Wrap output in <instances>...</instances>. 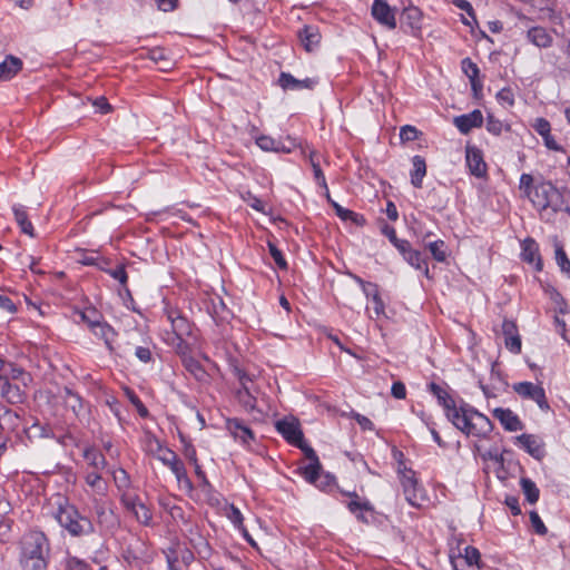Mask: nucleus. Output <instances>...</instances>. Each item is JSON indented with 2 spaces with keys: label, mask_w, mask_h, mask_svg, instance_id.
<instances>
[{
  "label": "nucleus",
  "mask_w": 570,
  "mask_h": 570,
  "mask_svg": "<svg viewBox=\"0 0 570 570\" xmlns=\"http://www.w3.org/2000/svg\"><path fill=\"white\" fill-rule=\"evenodd\" d=\"M157 459L170 468L178 481L187 478L185 466L174 451L161 450V453L157 455Z\"/></svg>",
  "instance_id": "obj_13"
},
{
  "label": "nucleus",
  "mask_w": 570,
  "mask_h": 570,
  "mask_svg": "<svg viewBox=\"0 0 570 570\" xmlns=\"http://www.w3.org/2000/svg\"><path fill=\"white\" fill-rule=\"evenodd\" d=\"M320 158L321 156L316 151H311L308 155V160L312 166L316 181L327 190V184L325 180V176L321 169Z\"/></svg>",
  "instance_id": "obj_30"
},
{
  "label": "nucleus",
  "mask_w": 570,
  "mask_h": 570,
  "mask_svg": "<svg viewBox=\"0 0 570 570\" xmlns=\"http://www.w3.org/2000/svg\"><path fill=\"white\" fill-rule=\"evenodd\" d=\"M298 38L304 49L308 52L313 51L321 42V33L318 29L313 26H305L299 30Z\"/></svg>",
  "instance_id": "obj_16"
},
{
  "label": "nucleus",
  "mask_w": 570,
  "mask_h": 570,
  "mask_svg": "<svg viewBox=\"0 0 570 570\" xmlns=\"http://www.w3.org/2000/svg\"><path fill=\"white\" fill-rule=\"evenodd\" d=\"M512 389L521 397L537 402L541 410L548 411L550 409L544 390L541 385L531 382H520L513 384Z\"/></svg>",
  "instance_id": "obj_4"
},
{
  "label": "nucleus",
  "mask_w": 570,
  "mask_h": 570,
  "mask_svg": "<svg viewBox=\"0 0 570 570\" xmlns=\"http://www.w3.org/2000/svg\"><path fill=\"white\" fill-rule=\"evenodd\" d=\"M126 394H127L128 399L130 400V402L136 406L139 415L141 417L148 416V410L142 404V402L139 400V397L129 389H126Z\"/></svg>",
  "instance_id": "obj_43"
},
{
  "label": "nucleus",
  "mask_w": 570,
  "mask_h": 570,
  "mask_svg": "<svg viewBox=\"0 0 570 570\" xmlns=\"http://www.w3.org/2000/svg\"><path fill=\"white\" fill-rule=\"evenodd\" d=\"M149 58L157 63H160L161 70H168L170 68V60L166 58L165 52L160 48L150 50Z\"/></svg>",
  "instance_id": "obj_40"
},
{
  "label": "nucleus",
  "mask_w": 570,
  "mask_h": 570,
  "mask_svg": "<svg viewBox=\"0 0 570 570\" xmlns=\"http://www.w3.org/2000/svg\"><path fill=\"white\" fill-rule=\"evenodd\" d=\"M502 332H503L505 338L518 335L515 324L508 320L503 321Z\"/></svg>",
  "instance_id": "obj_61"
},
{
  "label": "nucleus",
  "mask_w": 570,
  "mask_h": 570,
  "mask_svg": "<svg viewBox=\"0 0 570 570\" xmlns=\"http://www.w3.org/2000/svg\"><path fill=\"white\" fill-rule=\"evenodd\" d=\"M532 184H533V177L531 175H529V174H522L521 175V178H520V189L523 190L524 195L528 198L532 195L533 189H534Z\"/></svg>",
  "instance_id": "obj_45"
},
{
  "label": "nucleus",
  "mask_w": 570,
  "mask_h": 570,
  "mask_svg": "<svg viewBox=\"0 0 570 570\" xmlns=\"http://www.w3.org/2000/svg\"><path fill=\"white\" fill-rule=\"evenodd\" d=\"M528 40L539 48H549L552 45L551 35L543 27H533L527 32Z\"/></svg>",
  "instance_id": "obj_18"
},
{
  "label": "nucleus",
  "mask_w": 570,
  "mask_h": 570,
  "mask_svg": "<svg viewBox=\"0 0 570 570\" xmlns=\"http://www.w3.org/2000/svg\"><path fill=\"white\" fill-rule=\"evenodd\" d=\"M446 411L448 419L455 425L462 415L463 410L466 407H458L455 401L448 394V396L440 403Z\"/></svg>",
  "instance_id": "obj_26"
},
{
  "label": "nucleus",
  "mask_w": 570,
  "mask_h": 570,
  "mask_svg": "<svg viewBox=\"0 0 570 570\" xmlns=\"http://www.w3.org/2000/svg\"><path fill=\"white\" fill-rule=\"evenodd\" d=\"M373 303H374L373 312H374L375 316H380L381 314H383L384 313V303L381 299L376 289H375V293L373 294Z\"/></svg>",
  "instance_id": "obj_62"
},
{
  "label": "nucleus",
  "mask_w": 570,
  "mask_h": 570,
  "mask_svg": "<svg viewBox=\"0 0 570 570\" xmlns=\"http://www.w3.org/2000/svg\"><path fill=\"white\" fill-rule=\"evenodd\" d=\"M522 258L528 263H534L538 271L542 268V262L539 256V247L534 239L527 238L522 243Z\"/></svg>",
  "instance_id": "obj_19"
},
{
  "label": "nucleus",
  "mask_w": 570,
  "mask_h": 570,
  "mask_svg": "<svg viewBox=\"0 0 570 570\" xmlns=\"http://www.w3.org/2000/svg\"><path fill=\"white\" fill-rule=\"evenodd\" d=\"M422 13L417 8H406L402 13V18L411 29H420Z\"/></svg>",
  "instance_id": "obj_33"
},
{
  "label": "nucleus",
  "mask_w": 570,
  "mask_h": 570,
  "mask_svg": "<svg viewBox=\"0 0 570 570\" xmlns=\"http://www.w3.org/2000/svg\"><path fill=\"white\" fill-rule=\"evenodd\" d=\"M497 98L500 101L508 104L509 106H513V104H514V95L510 88L501 89L498 92Z\"/></svg>",
  "instance_id": "obj_54"
},
{
  "label": "nucleus",
  "mask_w": 570,
  "mask_h": 570,
  "mask_svg": "<svg viewBox=\"0 0 570 570\" xmlns=\"http://www.w3.org/2000/svg\"><path fill=\"white\" fill-rule=\"evenodd\" d=\"M345 494L353 499L347 503V508L352 513H357V511H373L371 503L368 501L361 502L356 492H346Z\"/></svg>",
  "instance_id": "obj_32"
},
{
  "label": "nucleus",
  "mask_w": 570,
  "mask_h": 570,
  "mask_svg": "<svg viewBox=\"0 0 570 570\" xmlns=\"http://www.w3.org/2000/svg\"><path fill=\"white\" fill-rule=\"evenodd\" d=\"M391 393L395 399L403 400L406 396V389L405 385L397 381L394 382L391 389Z\"/></svg>",
  "instance_id": "obj_57"
},
{
  "label": "nucleus",
  "mask_w": 570,
  "mask_h": 570,
  "mask_svg": "<svg viewBox=\"0 0 570 570\" xmlns=\"http://www.w3.org/2000/svg\"><path fill=\"white\" fill-rule=\"evenodd\" d=\"M462 69L469 78H478L479 77L480 70H479L478 66L474 62H472L471 59H469V58H465L462 61Z\"/></svg>",
  "instance_id": "obj_47"
},
{
  "label": "nucleus",
  "mask_w": 570,
  "mask_h": 570,
  "mask_svg": "<svg viewBox=\"0 0 570 570\" xmlns=\"http://www.w3.org/2000/svg\"><path fill=\"white\" fill-rule=\"evenodd\" d=\"M487 129L494 135H500L502 130V122L495 119L493 115L489 114L487 117Z\"/></svg>",
  "instance_id": "obj_49"
},
{
  "label": "nucleus",
  "mask_w": 570,
  "mask_h": 570,
  "mask_svg": "<svg viewBox=\"0 0 570 570\" xmlns=\"http://www.w3.org/2000/svg\"><path fill=\"white\" fill-rule=\"evenodd\" d=\"M517 440L535 460L540 461L544 458V444L537 436L532 434H521L517 436Z\"/></svg>",
  "instance_id": "obj_9"
},
{
  "label": "nucleus",
  "mask_w": 570,
  "mask_h": 570,
  "mask_svg": "<svg viewBox=\"0 0 570 570\" xmlns=\"http://www.w3.org/2000/svg\"><path fill=\"white\" fill-rule=\"evenodd\" d=\"M156 2L160 10L168 12L177 7L178 0H156Z\"/></svg>",
  "instance_id": "obj_64"
},
{
  "label": "nucleus",
  "mask_w": 570,
  "mask_h": 570,
  "mask_svg": "<svg viewBox=\"0 0 570 570\" xmlns=\"http://www.w3.org/2000/svg\"><path fill=\"white\" fill-rule=\"evenodd\" d=\"M371 13L373 18L389 29L396 28V19L393 9L385 0H374Z\"/></svg>",
  "instance_id": "obj_6"
},
{
  "label": "nucleus",
  "mask_w": 570,
  "mask_h": 570,
  "mask_svg": "<svg viewBox=\"0 0 570 570\" xmlns=\"http://www.w3.org/2000/svg\"><path fill=\"white\" fill-rule=\"evenodd\" d=\"M530 515V521H531V524L534 529V531L540 534V535H544L547 534L548 532V529L547 527L544 525V523L542 522L541 518L539 517V514L535 512V511H531L529 513Z\"/></svg>",
  "instance_id": "obj_44"
},
{
  "label": "nucleus",
  "mask_w": 570,
  "mask_h": 570,
  "mask_svg": "<svg viewBox=\"0 0 570 570\" xmlns=\"http://www.w3.org/2000/svg\"><path fill=\"white\" fill-rule=\"evenodd\" d=\"M56 519L59 524L73 537L89 534L94 531L91 521L88 518L82 517L76 507L67 502L66 504L59 503Z\"/></svg>",
  "instance_id": "obj_2"
},
{
  "label": "nucleus",
  "mask_w": 570,
  "mask_h": 570,
  "mask_svg": "<svg viewBox=\"0 0 570 570\" xmlns=\"http://www.w3.org/2000/svg\"><path fill=\"white\" fill-rule=\"evenodd\" d=\"M235 372L239 380V383L242 384V389H239L236 394L237 400L246 411H254L256 407V400L249 393V390L246 386V382L249 381V377L245 372H243L239 368H235Z\"/></svg>",
  "instance_id": "obj_8"
},
{
  "label": "nucleus",
  "mask_w": 570,
  "mask_h": 570,
  "mask_svg": "<svg viewBox=\"0 0 570 570\" xmlns=\"http://www.w3.org/2000/svg\"><path fill=\"white\" fill-rule=\"evenodd\" d=\"M549 199V207L552 208L554 212L563 210L566 205V196L569 193V189H558L557 187L553 188L551 191Z\"/></svg>",
  "instance_id": "obj_29"
},
{
  "label": "nucleus",
  "mask_w": 570,
  "mask_h": 570,
  "mask_svg": "<svg viewBox=\"0 0 570 570\" xmlns=\"http://www.w3.org/2000/svg\"><path fill=\"white\" fill-rule=\"evenodd\" d=\"M455 426L465 434L487 436L493 429L488 416L474 409H465Z\"/></svg>",
  "instance_id": "obj_3"
},
{
  "label": "nucleus",
  "mask_w": 570,
  "mask_h": 570,
  "mask_svg": "<svg viewBox=\"0 0 570 570\" xmlns=\"http://www.w3.org/2000/svg\"><path fill=\"white\" fill-rule=\"evenodd\" d=\"M48 553V540L43 533L35 531L23 538L21 563L24 570H45Z\"/></svg>",
  "instance_id": "obj_1"
},
{
  "label": "nucleus",
  "mask_w": 570,
  "mask_h": 570,
  "mask_svg": "<svg viewBox=\"0 0 570 570\" xmlns=\"http://www.w3.org/2000/svg\"><path fill=\"white\" fill-rule=\"evenodd\" d=\"M492 413L507 431L514 432L523 429L522 422L510 409L497 407Z\"/></svg>",
  "instance_id": "obj_11"
},
{
  "label": "nucleus",
  "mask_w": 570,
  "mask_h": 570,
  "mask_svg": "<svg viewBox=\"0 0 570 570\" xmlns=\"http://www.w3.org/2000/svg\"><path fill=\"white\" fill-rule=\"evenodd\" d=\"M256 144L257 146L263 149V150H266V151H276V153H279V142L275 141L272 137L269 136H259L256 138Z\"/></svg>",
  "instance_id": "obj_37"
},
{
  "label": "nucleus",
  "mask_w": 570,
  "mask_h": 570,
  "mask_svg": "<svg viewBox=\"0 0 570 570\" xmlns=\"http://www.w3.org/2000/svg\"><path fill=\"white\" fill-rule=\"evenodd\" d=\"M483 116L480 110H473L468 115L458 116L454 118V125L462 134H468L472 128L481 127Z\"/></svg>",
  "instance_id": "obj_15"
},
{
  "label": "nucleus",
  "mask_w": 570,
  "mask_h": 570,
  "mask_svg": "<svg viewBox=\"0 0 570 570\" xmlns=\"http://www.w3.org/2000/svg\"><path fill=\"white\" fill-rule=\"evenodd\" d=\"M13 214L17 224L20 226L21 232L29 235L30 237H35V229L31 222L28 218V214L21 206H13Z\"/></svg>",
  "instance_id": "obj_24"
},
{
  "label": "nucleus",
  "mask_w": 570,
  "mask_h": 570,
  "mask_svg": "<svg viewBox=\"0 0 570 570\" xmlns=\"http://www.w3.org/2000/svg\"><path fill=\"white\" fill-rule=\"evenodd\" d=\"M295 446L299 448L303 451L305 458L309 462L320 461L318 456L316 455V452L304 441V439L299 441V443L295 444Z\"/></svg>",
  "instance_id": "obj_48"
},
{
  "label": "nucleus",
  "mask_w": 570,
  "mask_h": 570,
  "mask_svg": "<svg viewBox=\"0 0 570 570\" xmlns=\"http://www.w3.org/2000/svg\"><path fill=\"white\" fill-rule=\"evenodd\" d=\"M81 317L91 327H98L100 330V335L105 338L107 345L110 346L108 333H112V328L109 325L100 324L98 321H92L86 313H81Z\"/></svg>",
  "instance_id": "obj_38"
},
{
  "label": "nucleus",
  "mask_w": 570,
  "mask_h": 570,
  "mask_svg": "<svg viewBox=\"0 0 570 570\" xmlns=\"http://www.w3.org/2000/svg\"><path fill=\"white\" fill-rule=\"evenodd\" d=\"M429 250L431 252L434 259L438 262H444L446 259V250L445 244L443 240L439 239L435 242H431L428 245Z\"/></svg>",
  "instance_id": "obj_35"
},
{
  "label": "nucleus",
  "mask_w": 570,
  "mask_h": 570,
  "mask_svg": "<svg viewBox=\"0 0 570 570\" xmlns=\"http://www.w3.org/2000/svg\"><path fill=\"white\" fill-rule=\"evenodd\" d=\"M404 258L410 265L422 271L426 277H430L428 263L421 252L412 249L404 256Z\"/></svg>",
  "instance_id": "obj_27"
},
{
  "label": "nucleus",
  "mask_w": 570,
  "mask_h": 570,
  "mask_svg": "<svg viewBox=\"0 0 570 570\" xmlns=\"http://www.w3.org/2000/svg\"><path fill=\"white\" fill-rule=\"evenodd\" d=\"M452 3L456 8L465 11L473 19V21H476L475 14H474V10H473V8H472V6H471V3L469 1H466V0H453Z\"/></svg>",
  "instance_id": "obj_56"
},
{
  "label": "nucleus",
  "mask_w": 570,
  "mask_h": 570,
  "mask_svg": "<svg viewBox=\"0 0 570 570\" xmlns=\"http://www.w3.org/2000/svg\"><path fill=\"white\" fill-rule=\"evenodd\" d=\"M186 368L193 373L198 380H200L205 375V371L202 368L200 364L195 360L186 361Z\"/></svg>",
  "instance_id": "obj_51"
},
{
  "label": "nucleus",
  "mask_w": 570,
  "mask_h": 570,
  "mask_svg": "<svg viewBox=\"0 0 570 570\" xmlns=\"http://www.w3.org/2000/svg\"><path fill=\"white\" fill-rule=\"evenodd\" d=\"M268 249H269V254L272 255L275 264L281 268V269H286L287 268V263L282 254V252L276 247V245H274L273 243H268Z\"/></svg>",
  "instance_id": "obj_42"
},
{
  "label": "nucleus",
  "mask_w": 570,
  "mask_h": 570,
  "mask_svg": "<svg viewBox=\"0 0 570 570\" xmlns=\"http://www.w3.org/2000/svg\"><path fill=\"white\" fill-rule=\"evenodd\" d=\"M352 415L357 421V423L360 424V426L363 430H370L371 431V430L374 429V425H373L372 421L368 417H366V416H364L362 414L355 413V412Z\"/></svg>",
  "instance_id": "obj_60"
},
{
  "label": "nucleus",
  "mask_w": 570,
  "mask_h": 570,
  "mask_svg": "<svg viewBox=\"0 0 570 570\" xmlns=\"http://www.w3.org/2000/svg\"><path fill=\"white\" fill-rule=\"evenodd\" d=\"M161 450H168V449L164 448L157 439H155L153 436H148L147 451L157 456L159 453H161Z\"/></svg>",
  "instance_id": "obj_52"
},
{
  "label": "nucleus",
  "mask_w": 570,
  "mask_h": 570,
  "mask_svg": "<svg viewBox=\"0 0 570 570\" xmlns=\"http://www.w3.org/2000/svg\"><path fill=\"white\" fill-rule=\"evenodd\" d=\"M402 485L407 502L412 505H419L416 502L417 481L411 470H409V474H403Z\"/></svg>",
  "instance_id": "obj_21"
},
{
  "label": "nucleus",
  "mask_w": 570,
  "mask_h": 570,
  "mask_svg": "<svg viewBox=\"0 0 570 570\" xmlns=\"http://www.w3.org/2000/svg\"><path fill=\"white\" fill-rule=\"evenodd\" d=\"M8 367H9V371L7 370V376H8V380L9 379H12V380H22V383L24 386L28 385V382L31 380L30 379V375L27 374L23 368L21 367H17L14 366L13 364H8Z\"/></svg>",
  "instance_id": "obj_39"
},
{
  "label": "nucleus",
  "mask_w": 570,
  "mask_h": 570,
  "mask_svg": "<svg viewBox=\"0 0 570 570\" xmlns=\"http://www.w3.org/2000/svg\"><path fill=\"white\" fill-rule=\"evenodd\" d=\"M278 83L285 90L286 89L296 90V89H302V88L312 89L315 86L316 81L311 78H306L304 80H298V79L294 78L291 73L282 72L279 76V79H278Z\"/></svg>",
  "instance_id": "obj_17"
},
{
  "label": "nucleus",
  "mask_w": 570,
  "mask_h": 570,
  "mask_svg": "<svg viewBox=\"0 0 570 570\" xmlns=\"http://www.w3.org/2000/svg\"><path fill=\"white\" fill-rule=\"evenodd\" d=\"M111 277H114L115 279L119 281L122 285L126 284L127 282V273H126V269H125V265H117L116 268H112V269H108L107 271Z\"/></svg>",
  "instance_id": "obj_50"
},
{
  "label": "nucleus",
  "mask_w": 570,
  "mask_h": 570,
  "mask_svg": "<svg viewBox=\"0 0 570 570\" xmlns=\"http://www.w3.org/2000/svg\"><path fill=\"white\" fill-rule=\"evenodd\" d=\"M413 170L411 173V183L414 187L421 188L423 177L426 174V164L425 159L421 156H414L413 159Z\"/></svg>",
  "instance_id": "obj_22"
},
{
  "label": "nucleus",
  "mask_w": 570,
  "mask_h": 570,
  "mask_svg": "<svg viewBox=\"0 0 570 570\" xmlns=\"http://www.w3.org/2000/svg\"><path fill=\"white\" fill-rule=\"evenodd\" d=\"M419 130L412 126H403L400 130V138L402 141H412L417 139Z\"/></svg>",
  "instance_id": "obj_46"
},
{
  "label": "nucleus",
  "mask_w": 570,
  "mask_h": 570,
  "mask_svg": "<svg viewBox=\"0 0 570 570\" xmlns=\"http://www.w3.org/2000/svg\"><path fill=\"white\" fill-rule=\"evenodd\" d=\"M480 552L474 547H466L464 549V554L461 556L458 560H452V564L454 570H459V562H464L468 566H478L480 568Z\"/></svg>",
  "instance_id": "obj_25"
},
{
  "label": "nucleus",
  "mask_w": 570,
  "mask_h": 570,
  "mask_svg": "<svg viewBox=\"0 0 570 570\" xmlns=\"http://www.w3.org/2000/svg\"><path fill=\"white\" fill-rule=\"evenodd\" d=\"M553 188L554 186L549 181L541 183L534 186L533 193L529 199L535 207L540 209H547L549 208V199Z\"/></svg>",
  "instance_id": "obj_14"
},
{
  "label": "nucleus",
  "mask_w": 570,
  "mask_h": 570,
  "mask_svg": "<svg viewBox=\"0 0 570 570\" xmlns=\"http://www.w3.org/2000/svg\"><path fill=\"white\" fill-rule=\"evenodd\" d=\"M276 430L291 444L295 445L304 439L303 432L297 420H279L275 424Z\"/></svg>",
  "instance_id": "obj_7"
},
{
  "label": "nucleus",
  "mask_w": 570,
  "mask_h": 570,
  "mask_svg": "<svg viewBox=\"0 0 570 570\" xmlns=\"http://www.w3.org/2000/svg\"><path fill=\"white\" fill-rule=\"evenodd\" d=\"M22 68V61L14 57L8 56L7 59L0 63V81H6L14 77Z\"/></svg>",
  "instance_id": "obj_20"
},
{
  "label": "nucleus",
  "mask_w": 570,
  "mask_h": 570,
  "mask_svg": "<svg viewBox=\"0 0 570 570\" xmlns=\"http://www.w3.org/2000/svg\"><path fill=\"white\" fill-rule=\"evenodd\" d=\"M4 382L1 387V395L7 402L11 404L21 403L23 401V393L18 385L11 384L8 379H3Z\"/></svg>",
  "instance_id": "obj_23"
},
{
  "label": "nucleus",
  "mask_w": 570,
  "mask_h": 570,
  "mask_svg": "<svg viewBox=\"0 0 570 570\" xmlns=\"http://www.w3.org/2000/svg\"><path fill=\"white\" fill-rule=\"evenodd\" d=\"M301 474L312 484L321 479L322 464L320 461L309 462L306 466L299 469Z\"/></svg>",
  "instance_id": "obj_28"
},
{
  "label": "nucleus",
  "mask_w": 570,
  "mask_h": 570,
  "mask_svg": "<svg viewBox=\"0 0 570 570\" xmlns=\"http://www.w3.org/2000/svg\"><path fill=\"white\" fill-rule=\"evenodd\" d=\"M556 261L561 271L570 277V261L561 245L556 246Z\"/></svg>",
  "instance_id": "obj_36"
},
{
  "label": "nucleus",
  "mask_w": 570,
  "mask_h": 570,
  "mask_svg": "<svg viewBox=\"0 0 570 570\" xmlns=\"http://www.w3.org/2000/svg\"><path fill=\"white\" fill-rule=\"evenodd\" d=\"M137 521H139L142 524H148V522L151 520V513L149 509L139 502L135 511L132 512Z\"/></svg>",
  "instance_id": "obj_41"
},
{
  "label": "nucleus",
  "mask_w": 570,
  "mask_h": 570,
  "mask_svg": "<svg viewBox=\"0 0 570 570\" xmlns=\"http://www.w3.org/2000/svg\"><path fill=\"white\" fill-rule=\"evenodd\" d=\"M520 484H521V489H522L527 500L531 504L535 503L539 500V494H540V491H539L538 487L535 485V483L528 478H522L520 481Z\"/></svg>",
  "instance_id": "obj_31"
},
{
  "label": "nucleus",
  "mask_w": 570,
  "mask_h": 570,
  "mask_svg": "<svg viewBox=\"0 0 570 570\" xmlns=\"http://www.w3.org/2000/svg\"><path fill=\"white\" fill-rule=\"evenodd\" d=\"M228 518L232 520V522L238 528H244L243 525V515L240 511L235 508L234 505L230 507V512L228 513Z\"/></svg>",
  "instance_id": "obj_59"
},
{
  "label": "nucleus",
  "mask_w": 570,
  "mask_h": 570,
  "mask_svg": "<svg viewBox=\"0 0 570 570\" xmlns=\"http://www.w3.org/2000/svg\"><path fill=\"white\" fill-rule=\"evenodd\" d=\"M326 198H327L328 203L333 206L336 215L338 217H341L343 220H347V216L351 215V210L343 208L341 205H338L336 202H334L331 198L328 191L326 193Z\"/></svg>",
  "instance_id": "obj_53"
},
{
  "label": "nucleus",
  "mask_w": 570,
  "mask_h": 570,
  "mask_svg": "<svg viewBox=\"0 0 570 570\" xmlns=\"http://www.w3.org/2000/svg\"><path fill=\"white\" fill-rule=\"evenodd\" d=\"M29 439L32 438H49L51 435V430L41 424L40 422H35L31 426L26 429Z\"/></svg>",
  "instance_id": "obj_34"
},
{
  "label": "nucleus",
  "mask_w": 570,
  "mask_h": 570,
  "mask_svg": "<svg viewBox=\"0 0 570 570\" xmlns=\"http://www.w3.org/2000/svg\"><path fill=\"white\" fill-rule=\"evenodd\" d=\"M168 320L171 324L170 335L173 337L169 336L167 340L175 344L178 350H183V347H186L185 337L189 336L191 333V326L187 318L179 314L175 316L174 313H170Z\"/></svg>",
  "instance_id": "obj_5"
},
{
  "label": "nucleus",
  "mask_w": 570,
  "mask_h": 570,
  "mask_svg": "<svg viewBox=\"0 0 570 570\" xmlns=\"http://www.w3.org/2000/svg\"><path fill=\"white\" fill-rule=\"evenodd\" d=\"M505 346L513 353H520L521 351V338L519 335L507 337Z\"/></svg>",
  "instance_id": "obj_55"
},
{
  "label": "nucleus",
  "mask_w": 570,
  "mask_h": 570,
  "mask_svg": "<svg viewBox=\"0 0 570 570\" xmlns=\"http://www.w3.org/2000/svg\"><path fill=\"white\" fill-rule=\"evenodd\" d=\"M226 429L235 439L240 440L244 444L248 445L250 441H254L253 431L239 419H228L226 421Z\"/></svg>",
  "instance_id": "obj_12"
},
{
  "label": "nucleus",
  "mask_w": 570,
  "mask_h": 570,
  "mask_svg": "<svg viewBox=\"0 0 570 570\" xmlns=\"http://www.w3.org/2000/svg\"><path fill=\"white\" fill-rule=\"evenodd\" d=\"M466 163L472 175L483 177L487 173V164L480 149L466 147Z\"/></svg>",
  "instance_id": "obj_10"
},
{
  "label": "nucleus",
  "mask_w": 570,
  "mask_h": 570,
  "mask_svg": "<svg viewBox=\"0 0 570 570\" xmlns=\"http://www.w3.org/2000/svg\"><path fill=\"white\" fill-rule=\"evenodd\" d=\"M535 130L542 137L548 136L550 132V124L544 118H538L534 125Z\"/></svg>",
  "instance_id": "obj_58"
},
{
  "label": "nucleus",
  "mask_w": 570,
  "mask_h": 570,
  "mask_svg": "<svg viewBox=\"0 0 570 570\" xmlns=\"http://www.w3.org/2000/svg\"><path fill=\"white\" fill-rule=\"evenodd\" d=\"M505 504L510 508L513 515H519L521 513L519 500L517 497H507Z\"/></svg>",
  "instance_id": "obj_63"
}]
</instances>
